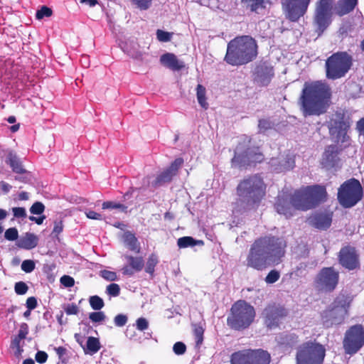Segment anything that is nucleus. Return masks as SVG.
I'll use <instances>...</instances> for the list:
<instances>
[{
	"instance_id": "obj_1",
	"label": "nucleus",
	"mask_w": 364,
	"mask_h": 364,
	"mask_svg": "<svg viewBox=\"0 0 364 364\" xmlns=\"http://www.w3.org/2000/svg\"><path fill=\"white\" fill-rule=\"evenodd\" d=\"M286 241L279 237L267 235L255 240L246 257L245 266L263 271L281 264L286 255Z\"/></svg>"
},
{
	"instance_id": "obj_2",
	"label": "nucleus",
	"mask_w": 364,
	"mask_h": 364,
	"mask_svg": "<svg viewBox=\"0 0 364 364\" xmlns=\"http://www.w3.org/2000/svg\"><path fill=\"white\" fill-rule=\"evenodd\" d=\"M331 98V89L325 81L305 82L299 97L303 116H319L326 113Z\"/></svg>"
},
{
	"instance_id": "obj_3",
	"label": "nucleus",
	"mask_w": 364,
	"mask_h": 364,
	"mask_svg": "<svg viewBox=\"0 0 364 364\" xmlns=\"http://www.w3.org/2000/svg\"><path fill=\"white\" fill-rule=\"evenodd\" d=\"M258 55L257 41L250 36H237L227 46L225 61L232 66L246 65L253 61Z\"/></svg>"
},
{
	"instance_id": "obj_4",
	"label": "nucleus",
	"mask_w": 364,
	"mask_h": 364,
	"mask_svg": "<svg viewBox=\"0 0 364 364\" xmlns=\"http://www.w3.org/2000/svg\"><path fill=\"white\" fill-rule=\"evenodd\" d=\"M328 200L326 188L323 185L303 186L291 194V203L301 211H307L318 207Z\"/></svg>"
},
{
	"instance_id": "obj_5",
	"label": "nucleus",
	"mask_w": 364,
	"mask_h": 364,
	"mask_svg": "<svg viewBox=\"0 0 364 364\" xmlns=\"http://www.w3.org/2000/svg\"><path fill=\"white\" fill-rule=\"evenodd\" d=\"M255 316L254 306L240 299L232 305L227 317V325L231 330L242 331L250 328Z\"/></svg>"
},
{
	"instance_id": "obj_6",
	"label": "nucleus",
	"mask_w": 364,
	"mask_h": 364,
	"mask_svg": "<svg viewBox=\"0 0 364 364\" xmlns=\"http://www.w3.org/2000/svg\"><path fill=\"white\" fill-rule=\"evenodd\" d=\"M267 185L258 174L242 180L237 186V195L250 205H259L266 196Z\"/></svg>"
},
{
	"instance_id": "obj_7",
	"label": "nucleus",
	"mask_w": 364,
	"mask_h": 364,
	"mask_svg": "<svg viewBox=\"0 0 364 364\" xmlns=\"http://www.w3.org/2000/svg\"><path fill=\"white\" fill-rule=\"evenodd\" d=\"M353 57L346 51L333 53L326 60V77L328 80H338L346 76L353 65Z\"/></svg>"
},
{
	"instance_id": "obj_8",
	"label": "nucleus",
	"mask_w": 364,
	"mask_h": 364,
	"mask_svg": "<svg viewBox=\"0 0 364 364\" xmlns=\"http://www.w3.org/2000/svg\"><path fill=\"white\" fill-rule=\"evenodd\" d=\"M363 198V188L360 181L350 178L343 182L338 190V200L344 208L355 206Z\"/></svg>"
},
{
	"instance_id": "obj_9",
	"label": "nucleus",
	"mask_w": 364,
	"mask_h": 364,
	"mask_svg": "<svg viewBox=\"0 0 364 364\" xmlns=\"http://www.w3.org/2000/svg\"><path fill=\"white\" fill-rule=\"evenodd\" d=\"M326 355V349L323 345L307 341L302 343L297 349L296 355V364H322Z\"/></svg>"
},
{
	"instance_id": "obj_10",
	"label": "nucleus",
	"mask_w": 364,
	"mask_h": 364,
	"mask_svg": "<svg viewBox=\"0 0 364 364\" xmlns=\"http://www.w3.org/2000/svg\"><path fill=\"white\" fill-rule=\"evenodd\" d=\"M230 362V364H269L271 355L262 348H247L232 353Z\"/></svg>"
},
{
	"instance_id": "obj_11",
	"label": "nucleus",
	"mask_w": 364,
	"mask_h": 364,
	"mask_svg": "<svg viewBox=\"0 0 364 364\" xmlns=\"http://www.w3.org/2000/svg\"><path fill=\"white\" fill-rule=\"evenodd\" d=\"M333 0H318L316 5L313 22L316 31L321 35L332 21Z\"/></svg>"
},
{
	"instance_id": "obj_12",
	"label": "nucleus",
	"mask_w": 364,
	"mask_h": 364,
	"mask_svg": "<svg viewBox=\"0 0 364 364\" xmlns=\"http://www.w3.org/2000/svg\"><path fill=\"white\" fill-rule=\"evenodd\" d=\"M345 353H356L364 346V327L362 324L350 326L345 333L343 341Z\"/></svg>"
},
{
	"instance_id": "obj_13",
	"label": "nucleus",
	"mask_w": 364,
	"mask_h": 364,
	"mask_svg": "<svg viewBox=\"0 0 364 364\" xmlns=\"http://www.w3.org/2000/svg\"><path fill=\"white\" fill-rule=\"evenodd\" d=\"M288 310L283 306L275 302L268 304L261 313L264 324L268 328H275L279 326L282 319L286 318Z\"/></svg>"
},
{
	"instance_id": "obj_14",
	"label": "nucleus",
	"mask_w": 364,
	"mask_h": 364,
	"mask_svg": "<svg viewBox=\"0 0 364 364\" xmlns=\"http://www.w3.org/2000/svg\"><path fill=\"white\" fill-rule=\"evenodd\" d=\"M353 298L348 295L340 293L333 300L330 309L328 316L334 323H341L348 314V310Z\"/></svg>"
},
{
	"instance_id": "obj_15",
	"label": "nucleus",
	"mask_w": 364,
	"mask_h": 364,
	"mask_svg": "<svg viewBox=\"0 0 364 364\" xmlns=\"http://www.w3.org/2000/svg\"><path fill=\"white\" fill-rule=\"evenodd\" d=\"M311 0H282L285 18L290 22H298L307 12Z\"/></svg>"
},
{
	"instance_id": "obj_16",
	"label": "nucleus",
	"mask_w": 364,
	"mask_h": 364,
	"mask_svg": "<svg viewBox=\"0 0 364 364\" xmlns=\"http://www.w3.org/2000/svg\"><path fill=\"white\" fill-rule=\"evenodd\" d=\"M339 282V272L333 267H323L315 279L316 287L326 292L333 291Z\"/></svg>"
},
{
	"instance_id": "obj_17",
	"label": "nucleus",
	"mask_w": 364,
	"mask_h": 364,
	"mask_svg": "<svg viewBox=\"0 0 364 364\" xmlns=\"http://www.w3.org/2000/svg\"><path fill=\"white\" fill-rule=\"evenodd\" d=\"M264 160V154L259 146L248 147L242 154H235L232 159V164L237 167H247L262 163Z\"/></svg>"
},
{
	"instance_id": "obj_18",
	"label": "nucleus",
	"mask_w": 364,
	"mask_h": 364,
	"mask_svg": "<svg viewBox=\"0 0 364 364\" xmlns=\"http://www.w3.org/2000/svg\"><path fill=\"white\" fill-rule=\"evenodd\" d=\"M183 163L184 161L182 158H176L167 168L156 176V178L151 183V186L158 188L165 183L171 182L173 176L177 175L179 168L182 166Z\"/></svg>"
},
{
	"instance_id": "obj_19",
	"label": "nucleus",
	"mask_w": 364,
	"mask_h": 364,
	"mask_svg": "<svg viewBox=\"0 0 364 364\" xmlns=\"http://www.w3.org/2000/svg\"><path fill=\"white\" fill-rule=\"evenodd\" d=\"M349 128L350 122L346 118L345 114L337 112L336 117L331 120L329 132L331 134H336L338 139L342 136L343 138V141H344Z\"/></svg>"
},
{
	"instance_id": "obj_20",
	"label": "nucleus",
	"mask_w": 364,
	"mask_h": 364,
	"mask_svg": "<svg viewBox=\"0 0 364 364\" xmlns=\"http://www.w3.org/2000/svg\"><path fill=\"white\" fill-rule=\"evenodd\" d=\"M332 220L333 212L326 210L316 211L308 218L310 225L321 230L328 229L331 225Z\"/></svg>"
},
{
	"instance_id": "obj_21",
	"label": "nucleus",
	"mask_w": 364,
	"mask_h": 364,
	"mask_svg": "<svg viewBox=\"0 0 364 364\" xmlns=\"http://www.w3.org/2000/svg\"><path fill=\"white\" fill-rule=\"evenodd\" d=\"M338 258L340 264L349 270L359 267L358 256L353 247L347 246L341 248Z\"/></svg>"
},
{
	"instance_id": "obj_22",
	"label": "nucleus",
	"mask_w": 364,
	"mask_h": 364,
	"mask_svg": "<svg viewBox=\"0 0 364 364\" xmlns=\"http://www.w3.org/2000/svg\"><path fill=\"white\" fill-rule=\"evenodd\" d=\"M339 150L336 145L328 146L322 156L321 164L327 169L335 168L338 166L340 158L338 157Z\"/></svg>"
},
{
	"instance_id": "obj_23",
	"label": "nucleus",
	"mask_w": 364,
	"mask_h": 364,
	"mask_svg": "<svg viewBox=\"0 0 364 364\" xmlns=\"http://www.w3.org/2000/svg\"><path fill=\"white\" fill-rule=\"evenodd\" d=\"M128 264L124 265L122 272L124 275L132 276L134 272L141 271L144 267V261L142 257H134L132 255H125Z\"/></svg>"
},
{
	"instance_id": "obj_24",
	"label": "nucleus",
	"mask_w": 364,
	"mask_h": 364,
	"mask_svg": "<svg viewBox=\"0 0 364 364\" xmlns=\"http://www.w3.org/2000/svg\"><path fill=\"white\" fill-rule=\"evenodd\" d=\"M274 206L277 213L283 215L287 219L294 216L296 210L291 203V197L289 200L284 197H277Z\"/></svg>"
},
{
	"instance_id": "obj_25",
	"label": "nucleus",
	"mask_w": 364,
	"mask_h": 364,
	"mask_svg": "<svg viewBox=\"0 0 364 364\" xmlns=\"http://www.w3.org/2000/svg\"><path fill=\"white\" fill-rule=\"evenodd\" d=\"M273 76V68L262 65L256 68L255 80L259 86H267L269 84Z\"/></svg>"
},
{
	"instance_id": "obj_26",
	"label": "nucleus",
	"mask_w": 364,
	"mask_h": 364,
	"mask_svg": "<svg viewBox=\"0 0 364 364\" xmlns=\"http://www.w3.org/2000/svg\"><path fill=\"white\" fill-rule=\"evenodd\" d=\"M38 244V237L31 232H26L18 241L17 246L24 250H32Z\"/></svg>"
},
{
	"instance_id": "obj_27",
	"label": "nucleus",
	"mask_w": 364,
	"mask_h": 364,
	"mask_svg": "<svg viewBox=\"0 0 364 364\" xmlns=\"http://www.w3.org/2000/svg\"><path fill=\"white\" fill-rule=\"evenodd\" d=\"M358 0H339L336 7V13L339 16L346 15L354 10Z\"/></svg>"
},
{
	"instance_id": "obj_28",
	"label": "nucleus",
	"mask_w": 364,
	"mask_h": 364,
	"mask_svg": "<svg viewBox=\"0 0 364 364\" xmlns=\"http://www.w3.org/2000/svg\"><path fill=\"white\" fill-rule=\"evenodd\" d=\"M161 63L172 70H180L183 65L178 60L177 57L170 53H165L161 56Z\"/></svg>"
},
{
	"instance_id": "obj_29",
	"label": "nucleus",
	"mask_w": 364,
	"mask_h": 364,
	"mask_svg": "<svg viewBox=\"0 0 364 364\" xmlns=\"http://www.w3.org/2000/svg\"><path fill=\"white\" fill-rule=\"evenodd\" d=\"M6 162L14 173L22 174L26 172L22 162L15 153L9 152L6 156Z\"/></svg>"
},
{
	"instance_id": "obj_30",
	"label": "nucleus",
	"mask_w": 364,
	"mask_h": 364,
	"mask_svg": "<svg viewBox=\"0 0 364 364\" xmlns=\"http://www.w3.org/2000/svg\"><path fill=\"white\" fill-rule=\"evenodd\" d=\"M241 4L251 12L258 13L259 9H265L269 0H240Z\"/></svg>"
},
{
	"instance_id": "obj_31",
	"label": "nucleus",
	"mask_w": 364,
	"mask_h": 364,
	"mask_svg": "<svg viewBox=\"0 0 364 364\" xmlns=\"http://www.w3.org/2000/svg\"><path fill=\"white\" fill-rule=\"evenodd\" d=\"M124 242L128 248L136 253L140 252V246L138 242L137 238L134 234L130 232H127L123 236Z\"/></svg>"
},
{
	"instance_id": "obj_32",
	"label": "nucleus",
	"mask_w": 364,
	"mask_h": 364,
	"mask_svg": "<svg viewBox=\"0 0 364 364\" xmlns=\"http://www.w3.org/2000/svg\"><path fill=\"white\" fill-rule=\"evenodd\" d=\"M299 343V336L295 333H287L281 337L280 345L284 348H292Z\"/></svg>"
},
{
	"instance_id": "obj_33",
	"label": "nucleus",
	"mask_w": 364,
	"mask_h": 364,
	"mask_svg": "<svg viewBox=\"0 0 364 364\" xmlns=\"http://www.w3.org/2000/svg\"><path fill=\"white\" fill-rule=\"evenodd\" d=\"M85 353L95 354L101 348V344L97 338L90 336L87 338L86 348H83Z\"/></svg>"
},
{
	"instance_id": "obj_34",
	"label": "nucleus",
	"mask_w": 364,
	"mask_h": 364,
	"mask_svg": "<svg viewBox=\"0 0 364 364\" xmlns=\"http://www.w3.org/2000/svg\"><path fill=\"white\" fill-rule=\"evenodd\" d=\"M203 240H197L191 236H184L180 237L177 240V245L179 248H186L188 247H194L197 245H203Z\"/></svg>"
},
{
	"instance_id": "obj_35",
	"label": "nucleus",
	"mask_w": 364,
	"mask_h": 364,
	"mask_svg": "<svg viewBox=\"0 0 364 364\" xmlns=\"http://www.w3.org/2000/svg\"><path fill=\"white\" fill-rule=\"evenodd\" d=\"M196 97L200 107L205 110L208 109L209 105L206 98V89L201 84H198L196 87Z\"/></svg>"
},
{
	"instance_id": "obj_36",
	"label": "nucleus",
	"mask_w": 364,
	"mask_h": 364,
	"mask_svg": "<svg viewBox=\"0 0 364 364\" xmlns=\"http://www.w3.org/2000/svg\"><path fill=\"white\" fill-rule=\"evenodd\" d=\"M159 262V257L156 254L151 253L146 261L145 272L150 274L151 277H154L155 267Z\"/></svg>"
},
{
	"instance_id": "obj_37",
	"label": "nucleus",
	"mask_w": 364,
	"mask_h": 364,
	"mask_svg": "<svg viewBox=\"0 0 364 364\" xmlns=\"http://www.w3.org/2000/svg\"><path fill=\"white\" fill-rule=\"evenodd\" d=\"M279 167L276 168L279 171H285L292 169L294 166V159L289 155L282 157L279 161Z\"/></svg>"
},
{
	"instance_id": "obj_38",
	"label": "nucleus",
	"mask_w": 364,
	"mask_h": 364,
	"mask_svg": "<svg viewBox=\"0 0 364 364\" xmlns=\"http://www.w3.org/2000/svg\"><path fill=\"white\" fill-rule=\"evenodd\" d=\"M89 302L92 309L95 311H100L105 306L103 299L97 295L90 296L89 299Z\"/></svg>"
},
{
	"instance_id": "obj_39",
	"label": "nucleus",
	"mask_w": 364,
	"mask_h": 364,
	"mask_svg": "<svg viewBox=\"0 0 364 364\" xmlns=\"http://www.w3.org/2000/svg\"><path fill=\"white\" fill-rule=\"evenodd\" d=\"M102 209H120L122 212L127 213V207L122 203L114 201H105L102 205Z\"/></svg>"
},
{
	"instance_id": "obj_40",
	"label": "nucleus",
	"mask_w": 364,
	"mask_h": 364,
	"mask_svg": "<svg viewBox=\"0 0 364 364\" xmlns=\"http://www.w3.org/2000/svg\"><path fill=\"white\" fill-rule=\"evenodd\" d=\"M204 328L198 324L193 326V335L197 345H200L203 341Z\"/></svg>"
},
{
	"instance_id": "obj_41",
	"label": "nucleus",
	"mask_w": 364,
	"mask_h": 364,
	"mask_svg": "<svg viewBox=\"0 0 364 364\" xmlns=\"http://www.w3.org/2000/svg\"><path fill=\"white\" fill-rule=\"evenodd\" d=\"M273 127V124L268 119H260L258 122V129L259 133H264Z\"/></svg>"
},
{
	"instance_id": "obj_42",
	"label": "nucleus",
	"mask_w": 364,
	"mask_h": 364,
	"mask_svg": "<svg viewBox=\"0 0 364 364\" xmlns=\"http://www.w3.org/2000/svg\"><path fill=\"white\" fill-rule=\"evenodd\" d=\"M280 278V273L276 269H272L269 272L266 276L264 281L267 284H274L277 282Z\"/></svg>"
},
{
	"instance_id": "obj_43",
	"label": "nucleus",
	"mask_w": 364,
	"mask_h": 364,
	"mask_svg": "<svg viewBox=\"0 0 364 364\" xmlns=\"http://www.w3.org/2000/svg\"><path fill=\"white\" fill-rule=\"evenodd\" d=\"M53 14V11L50 8L43 6L39 10L37 11L36 14V17L37 19L41 20L44 17H50Z\"/></svg>"
},
{
	"instance_id": "obj_44",
	"label": "nucleus",
	"mask_w": 364,
	"mask_h": 364,
	"mask_svg": "<svg viewBox=\"0 0 364 364\" xmlns=\"http://www.w3.org/2000/svg\"><path fill=\"white\" fill-rule=\"evenodd\" d=\"M106 293L110 296L116 297L120 294V287L116 283L109 284L106 288Z\"/></svg>"
},
{
	"instance_id": "obj_45",
	"label": "nucleus",
	"mask_w": 364,
	"mask_h": 364,
	"mask_svg": "<svg viewBox=\"0 0 364 364\" xmlns=\"http://www.w3.org/2000/svg\"><path fill=\"white\" fill-rule=\"evenodd\" d=\"M173 33L164 31L161 29L156 31V38L161 42H168L171 41Z\"/></svg>"
},
{
	"instance_id": "obj_46",
	"label": "nucleus",
	"mask_w": 364,
	"mask_h": 364,
	"mask_svg": "<svg viewBox=\"0 0 364 364\" xmlns=\"http://www.w3.org/2000/svg\"><path fill=\"white\" fill-rule=\"evenodd\" d=\"M21 269L26 273H31L35 269L36 264L33 260L26 259L21 263Z\"/></svg>"
},
{
	"instance_id": "obj_47",
	"label": "nucleus",
	"mask_w": 364,
	"mask_h": 364,
	"mask_svg": "<svg viewBox=\"0 0 364 364\" xmlns=\"http://www.w3.org/2000/svg\"><path fill=\"white\" fill-rule=\"evenodd\" d=\"M4 237L7 240L14 241L18 237V232L16 228H10L5 231Z\"/></svg>"
},
{
	"instance_id": "obj_48",
	"label": "nucleus",
	"mask_w": 364,
	"mask_h": 364,
	"mask_svg": "<svg viewBox=\"0 0 364 364\" xmlns=\"http://www.w3.org/2000/svg\"><path fill=\"white\" fill-rule=\"evenodd\" d=\"M45 210V205L41 202H35L30 208V212L33 215H41Z\"/></svg>"
},
{
	"instance_id": "obj_49",
	"label": "nucleus",
	"mask_w": 364,
	"mask_h": 364,
	"mask_svg": "<svg viewBox=\"0 0 364 364\" xmlns=\"http://www.w3.org/2000/svg\"><path fill=\"white\" fill-rule=\"evenodd\" d=\"M105 314L103 311H95L89 314V318L95 323L103 321L105 319Z\"/></svg>"
},
{
	"instance_id": "obj_50",
	"label": "nucleus",
	"mask_w": 364,
	"mask_h": 364,
	"mask_svg": "<svg viewBox=\"0 0 364 364\" xmlns=\"http://www.w3.org/2000/svg\"><path fill=\"white\" fill-rule=\"evenodd\" d=\"M14 289L18 295H23L27 292L28 287L25 282H18L15 284Z\"/></svg>"
},
{
	"instance_id": "obj_51",
	"label": "nucleus",
	"mask_w": 364,
	"mask_h": 364,
	"mask_svg": "<svg viewBox=\"0 0 364 364\" xmlns=\"http://www.w3.org/2000/svg\"><path fill=\"white\" fill-rule=\"evenodd\" d=\"M100 276L106 279L107 281L113 282L117 279L116 272L109 270H102L100 271Z\"/></svg>"
},
{
	"instance_id": "obj_52",
	"label": "nucleus",
	"mask_w": 364,
	"mask_h": 364,
	"mask_svg": "<svg viewBox=\"0 0 364 364\" xmlns=\"http://www.w3.org/2000/svg\"><path fill=\"white\" fill-rule=\"evenodd\" d=\"M132 3L135 4L137 8L141 10H146L148 9L152 2V0H132Z\"/></svg>"
},
{
	"instance_id": "obj_53",
	"label": "nucleus",
	"mask_w": 364,
	"mask_h": 364,
	"mask_svg": "<svg viewBox=\"0 0 364 364\" xmlns=\"http://www.w3.org/2000/svg\"><path fill=\"white\" fill-rule=\"evenodd\" d=\"M60 282L65 287H73L75 285L74 279L69 275H63L60 277Z\"/></svg>"
},
{
	"instance_id": "obj_54",
	"label": "nucleus",
	"mask_w": 364,
	"mask_h": 364,
	"mask_svg": "<svg viewBox=\"0 0 364 364\" xmlns=\"http://www.w3.org/2000/svg\"><path fill=\"white\" fill-rule=\"evenodd\" d=\"M136 326L138 330L144 331L149 328V322L145 318L140 317L136 319Z\"/></svg>"
},
{
	"instance_id": "obj_55",
	"label": "nucleus",
	"mask_w": 364,
	"mask_h": 364,
	"mask_svg": "<svg viewBox=\"0 0 364 364\" xmlns=\"http://www.w3.org/2000/svg\"><path fill=\"white\" fill-rule=\"evenodd\" d=\"M173 350L176 355H183L186 350V346L183 342H176L173 347Z\"/></svg>"
},
{
	"instance_id": "obj_56",
	"label": "nucleus",
	"mask_w": 364,
	"mask_h": 364,
	"mask_svg": "<svg viewBox=\"0 0 364 364\" xmlns=\"http://www.w3.org/2000/svg\"><path fill=\"white\" fill-rule=\"evenodd\" d=\"M127 316L124 314H117L114 318V322L115 326L118 327L124 326L127 322Z\"/></svg>"
},
{
	"instance_id": "obj_57",
	"label": "nucleus",
	"mask_w": 364,
	"mask_h": 364,
	"mask_svg": "<svg viewBox=\"0 0 364 364\" xmlns=\"http://www.w3.org/2000/svg\"><path fill=\"white\" fill-rule=\"evenodd\" d=\"M28 333V326L26 323H23L20 326V329L18 331V333L17 336L18 337V340L25 339L26 336Z\"/></svg>"
},
{
	"instance_id": "obj_58",
	"label": "nucleus",
	"mask_w": 364,
	"mask_h": 364,
	"mask_svg": "<svg viewBox=\"0 0 364 364\" xmlns=\"http://www.w3.org/2000/svg\"><path fill=\"white\" fill-rule=\"evenodd\" d=\"M48 354L43 350H38L35 355V359L37 363L40 364L45 363L48 360Z\"/></svg>"
},
{
	"instance_id": "obj_59",
	"label": "nucleus",
	"mask_w": 364,
	"mask_h": 364,
	"mask_svg": "<svg viewBox=\"0 0 364 364\" xmlns=\"http://www.w3.org/2000/svg\"><path fill=\"white\" fill-rule=\"evenodd\" d=\"M14 216L18 218H25L26 217V209L23 207H15L12 208Z\"/></svg>"
},
{
	"instance_id": "obj_60",
	"label": "nucleus",
	"mask_w": 364,
	"mask_h": 364,
	"mask_svg": "<svg viewBox=\"0 0 364 364\" xmlns=\"http://www.w3.org/2000/svg\"><path fill=\"white\" fill-rule=\"evenodd\" d=\"M55 351L58 356V358L62 361L63 363H66L67 360L63 358V356L67 353V349L63 346H59L58 348H55Z\"/></svg>"
},
{
	"instance_id": "obj_61",
	"label": "nucleus",
	"mask_w": 364,
	"mask_h": 364,
	"mask_svg": "<svg viewBox=\"0 0 364 364\" xmlns=\"http://www.w3.org/2000/svg\"><path fill=\"white\" fill-rule=\"evenodd\" d=\"M65 311L68 315H76L77 314L79 309L75 304H68L65 308Z\"/></svg>"
},
{
	"instance_id": "obj_62",
	"label": "nucleus",
	"mask_w": 364,
	"mask_h": 364,
	"mask_svg": "<svg viewBox=\"0 0 364 364\" xmlns=\"http://www.w3.org/2000/svg\"><path fill=\"white\" fill-rule=\"evenodd\" d=\"M26 305L27 309H28L29 310H33V309H36L38 305L36 298L34 296L28 297L26 300Z\"/></svg>"
},
{
	"instance_id": "obj_63",
	"label": "nucleus",
	"mask_w": 364,
	"mask_h": 364,
	"mask_svg": "<svg viewBox=\"0 0 364 364\" xmlns=\"http://www.w3.org/2000/svg\"><path fill=\"white\" fill-rule=\"evenodd\" d=\"M63 228L64 225L62 220L55 221L53 233L55 234L56 235H59L63 232Z\"/></svg>"
},
{
	"instance_id": "obj_64",
	"label": "nucleus",
	"mask_w": 364,
	"mask_h": 364,
	"mask_svg": "<svg viewBox=\"0 0 364 364\" xmlns=\"http://www.w3.org/2000/svg\"><path fill=\"white\" fill-rule=\"evenodd\" d=\"M85 214H86V216L90 219L97 220H101L102 219V216L101 214L97 213L93 210H89V211L86 212Z\"/></svg>"
}]
</instances>
